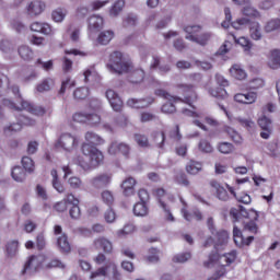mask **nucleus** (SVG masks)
Returning a JSON list of instances; mask_svg holds the SVG:
<instances>
[{"label": "nucleus", "mask_w": 280, "mask_h": 280, "mask_svg": "<svg viewBox=\"0 0 280 280\" xmlns=\"http://www.w3.org/2000/svg\"><path fill=\"white\" fill-rule=\"evenodd\" d=\"M230 215L233 222H240V215L243 218V231L252 233V235H257L259 233V225H257V220H259V212L252 209L246 210L244 206H238L237 208H232L230 210Z\"/></svg>", "instance_id": "obj_1"}, {"label": "nucleus", "mask_w": 280, "mask_h": 280, "mask_svg": "<svg viewBox=\"0 0 280 280\" xmlns=\"http://www.w3.org/2000/svg\"><path fill=\"white\" fill-rule=\"evenodd\" d=\"M82 152L84 156H90V164H81L83 170H95V167H100L104 162V154L102 151H98L97 148L89 143H83Z\"/></svg>", "instance_id": "obj_2"}, {"label": "nucleus", "mask_w": 280, "mask_h": 280, "mask_svg": "<svg viewBox=\"0 0 280 280\" xmlns=\"http://www.w3.org/2000/svg\"><path fill=\"white\" fill-rule=\"evenodd\" d=\"M107 69H109L112 73H118V75H121V73H128L130 65L124 61L121 52L114 51L110 54Z\"/></svg>", "instance_id": "obj_3"}, {"label": "nucleus", "mask_w": 280, "mask_h": 280, "mask_svg": "<svg viewBox=\"0 0 280 280\" xmlns=\"http://www.w3.org/2000/svg\"><path fill=\"white\" fill-rule=\"evenodd\" d=\"M97 277H107L108 280H121V273L119 272V269H117L115 262L98 268L91 273L90 279H97Z\"/></svg>", "instance_id": "obj_4"}, {"label": "nucleus", "mask_w": 280, "mask_h": 280, "mask_svg": "<svg viewBox=\"0 0 280 280\" xmlns=\"http://www.w3.org/2000/svg\"><path fill=\"white\" fill-rule=\"evenodd\" d=\"M155 95H158V97H163L164 100H167L168 102L165 103L164 105H162V113H164L165 115H174V113H176V105H174V103L172 102H183V98L178 97V96H172V94H170L167 91L165 90H155Z\"/></svg>", "instance_id": "obj_5"}, {"label": "nucleus", "mask_w": 280, "mask_h": 280, "mask_svg": "<svg viewBox=\"0 0 280 280\" xmlns=\"http://www.w3.org/2000/svg\"><path fill=\"white\" fill-rule=\"evenodd\" d=\"M56 148H61L66 152H73L78 148V138L71 133H62L56 142Z\"/></svg>", "instance_id": "obj_6"}, {"label": "nucleus", "mask_w": 280, "mask_h": 280, "mask_svg": "<svg viewBox=\"0 0 280 280\" xmlns=\"http://www.w3.org/2000/svg\"><path fill=\"white\" fill-rule=\"evenodd\" d=\"M113 180V175L108 173H102L96 176H94L90 183L94 189H105V187H108L110 185V182Z\"/></svg>", "instance_id": "obj_7"}, {"label": "nucleus", "mask_w": 280, "mask_h": 280, "mask_svg": "<svg viewBox=\"0 0 280 280\" xmlns=\"http://www.w3.org/2000/svg\"><path fill=\"white\" fill-rule=\"evenodd\" d=\"M37 268H42L43 270H51V268H65V264L58 259H52L47 262V256L40 254L37 256Z\"/></svg>", "instance_id": "obj_8"}, {"label": "nucleus", "mask_w": 280, "mask_h": 280, "mask_svg": "<svg viewBox=\"0 0 280 280\" xmlns=\"http://www.w3.org/2000/svg\"><path fill=\"white\" fill-rule=\"evenodd\" d=\"M177 89L179 90V93L185 95V100H182V102L191 106V102H195L198 97L196 92H194V85L182 83L177 85Z\"/></svg>", "instance_id": "obj_9"}, {"label": "nucleus", "mask_w": 280, "mask_h": 280, "mask_svg": "<svg viewBox=\"0 0 280 280\" xmlns=\"http://www.w3.org/2000/svg\"><path fill=\"white\" fill-rule=\"evenodd\" d=\"M105 96L107 97L113 110L121 113V109L124 108V101H121L119 94L114 90H107Z\"/></svg>", "instance_id": "obj_10"}, {"label": "nucleus", "mask_w": 280, "mask_h": 280, "mask_svg": "<svg viewBox=\"0 0 280 280\" xmlns=\"http://www.w3.org/2000/svg\"><path fill=\"white\" fill-rule=\"evenodd\" d=\"M258 126L262 130L260 132L261 139H270V135H272V120L267 116H261L258 118Z\"/></svg>", "instance_id": "obj_11"}, {"label": "nucleus", "mask_w": 280, "mask_h": 280, "mask_svg": "<svg viewBox=\"0 0 280 280\" xmlns=\"http://www.w3.org/2000/svg\"><path fill=\"white\" fill-rule=\"evenodd\" d=\"M108 153L113 155L120 153L128 159V156H130V145L124 142L114 141L108 148Z\"/></svg>", "instance_id": "obj_12"}, {"label": "nucleus", "mask_w": 280, "mask_h": 280, "mask_svg": "<svg viewBox=\"0 0 280 280\" xmlns=\"http://www.w3.org/2000/svg\"><path fill=\"white\" fill-rule=\"evenodd\" d=\"M210 187H212L213 191L215 192L218 200H221L222 202L230 200L231 197L229 196V191H226V188L221 186L218 180H210Z\"/></svg>", "instance_id": "obj_13"}, {"label": "nucleus", "mask_w": 280, "mask_h": 280, "mask_svg": "<svg viewBox=\"0 0 280 280\" xmlns=\"http://www.w3.org/2000/svg\"><path fill=\"white\" fill-rule=\"evenodd\" d=\"M152 102H154L152 98H129L127 106L130 108H148V106L152 105Z\"/></svg>", "instance_id": "obj_14"}, {"label": "nucleus", "mask_w": 280, "mask_h": 280, "mask_svg": "<svg viewBox=\"0 0 280 280\" xmlns=\"http://www.w3.org/2000/svg\"><path fill=\"white\" fill-rule=\"evenodd\" d=\"M269 69H280V49H271L268 55V62Z\"/></svg>", "instance_id": "obj_15"}, {"label": "nucleus", "mask_w": 280, "mask_h": 280, "mask_svg": "<svg viewBox=\"0 0 280 280\" xmlns=\"http://www.w3.org/2000/svg\"><path fill=\"white\" fill-rule=\"evenodd\" d=\"M135 185H137V180L135 177H128L121 184V189L124 196L129 198L130 196H135Z\"/></svg>", "instance_id": "obj_16"}, {"label": "nucleus", "mask_w": 280, "mask_h": 280, "mask_svg": "<svg viewBox=\"0 0 280 280\" xmlns=\"http://www.w3.org/2000/svg\"><path fill=\"white\" fill-rule=\"evenodd\" d=\"M212 235L217 237V241L214 243V248L217 250H220V246H226V244L229 243V232H226L225 230L217 231Z\"/></svg>", "instance_id": "obj_17"}, {"label": "nucleus", "mask_w": 280, "mask_h": 280, "mask_svg": "<svg viewBox=\"0 0 280 280\" xmlns=\"http://www.w3.org/2000/svg\"><path fill=\"white\" fill-rule=\"evenodd\" d=\"M93 244L96 250H101L102 248L104 253H113V243H110V241L107 238H96Z\"/></svg>", "instance_id": "obj_18"}, {"label": "nucleus", "mask_w": 280, "mask_h": 280, "mask_svg": "<svg viewBox=\"0 0 280 280\" xmlns=\"http://www.w3.org/2000/svg\"><path fill=\"white\" fill-rule=\"evenodd\" d=\"M27 171L21 166H14L11 171V176L15 183H25V178H27Z\"/></svg>", "instance_id": "obj_19"}, {"label": "nucleus", "mask_w": 280, "mask_h": 280, "mask_svg": "<svg viewBox=\"0 0 280 280\" xmlns=\"http://www.w3.org/2000/svg\"><path fill=\"white\" fill-rule=\"evenodd\" d=\"M104 27V19L100 15H93L89 19L90 32H100Z\"/></svg>", "instance_id": "obj_20"}, {"label": "nucleus", "mask_w": 280, "mask_h": 280, "mask_svg": "<svg viewBox=\"0 0 280 280\" xmlns=\"http://www.w3.org/2000/svg\"><path fill=\"white\" fill-rule=\"evenodd\" d=\"M211 39V33H203L199 36L196 35H187L186 40H191V43H197V45H207Z\"/></svg>", "instance_id": "obj_21"}, {"label": "nucleus", "mask_w": 280, "mask_h": 280, "mask_svg": "<svg viewBox=\"0 0 280 280\" xmlns=\"http://www.w3.org/2000/svg\"><path fill=\"white\" fill-rule=\"evenodd\" d=\"M85 141H88V144L92 145L93 148H95V145H102L104 143V139L93 131H88L85 133Z\"/></svg>", "instance_id": "obj_22"}, {"label": "nucleus", "mask_w": 280, "mask_h": 280, "mask_svg": "<svg viewBox=\"0 0 280 280\" xmlns=\"http://www.w3.org/2000/svg\"><path fill=\"white\" fill-rule=\"evenodd\" d=\"M144 78H145V72L143 71V69H136L130 72L128 80L129 82H131V84H141Z\"/></svg>", "instance_id": "obj_23"}, {"label": "nucleus", "mask_w": 280, "mask_h": 280, "mask_svg": "<svg viewBox=\"0 0 280 280\" xmlns=\"http://www.w3.org/2000/svg\"><path fill=\"white\" fill-rule=\"evenodd\" d=\"M149 213L148 203L143 201H139L133 206V214L138 218H145Z\"/></svg>", "instance_id": "obj_24"}, {"label": "nucleus", "mask_w": 280, "mask_h": 280, "mask_svg": "<svg viewBox=\"0 0 280 280\" xmlns=\"http://www.w3.org/2000/svg\"><path fill=\"white\" fill-rule=\"evenodd\" d=\"M36 196L37 199L43 202L44 207H47V202H49V192H47V188H45V186H36Z\"/></svg>", "instance_id": "obj_25"}, {"label": "nucleus", "mask_w": 280, "mask_h": 280, "mask_svg": "<svg viewBox=\"0 0 280 280\" xmlns=\"http://www.w3.org/2000/svg\"><path fill=\"white\" fill-rule=\"evenodd\" d=\"M57 246H59L61 253H71V245L69 244L67 234H62L57 238Z\"/></svg>", "instance_id": "obj_26"}, {"label": "nucleus", "mask_w": 280, "mask_h": 280, "mask_svg": "<svg viewBox=\"0 0 280 280\" xmlns=\"http://www.w3.org/2000/svg\"><path fill=\"white\" fill-rule=\"evenodd\" d=\"M186 172L188 174H191L192 176H196V174H199L200 172H202V163L191 160L186 165Z\"/></svg>", "instance_id": "obj_27"}, {"label": "nucleus", "mask_w": 280, "mask_h": 280, "mask_svg": "<svg viewBox=\"0 0 280 280\" xmlns=\"http://www.w3.org/2000/svg\"><path fill=\"white\" fill-rule=\"evenodd\" d=\"M23 165V170L27 172V174H34V170H36V163L30 156H23L21 161Z\"/></svg>", "instance_id": "obj_28"}, {"label": "nucleus", "mask_w": 280, "mask_h": 280, "mask_svg": "<svg viewBox=\"0 0 280 280\" xmlns=\"http://www.w3.org/2000/svg\"><path fill=\"white\" fill-rule=\"evenodd\" d=\"M233 240L235 246L238 248H244V234H242V230H240L237 225H234L233 228Z\"/></svg>", "instance_id": "obj_29"}, {"label": "nucleus", "mask_w": 280, "mask_h": 280, "mask_svg": "<svg viewBox=\"0 0 280 280\" xmlns=\"http://www.w3.org/2000/svg\"><path fill=\"white\" fill-rule=\"evenodd\" d=\"M249 34L253 40H261V26H259V23L257 22L250 23Z\"/></svg>", "instance_id": "obj_30"}, {"label": "nucleus", "mask_w": 280, "mask_h": 280, "mask_svg": "<svg viewBox=\"0 0 280 280\" xmlns=\"http://www.w3.org/2000/svg\"><path fill=\"white\" fill-rule=\"evenodd\" d=\"M114 36L115 33L113 31H104L98 35L97 43L98 45H108Z\"/></svg>", "instance_id": "obj_31"}, {"label": "nucleus", "mask_w": 280, "mask_h": 280, "mask_svg": "<svg viewBox=\"0 0 280 280\" xmlns=\"http://www.w3.org/2000/svg\"><path fill=\"white\" fill-rule=\"evenodd\" d=\"M225 132L231 137L232 141H234L236 145H242V143H244V139L235 129L226 127Z\"/></svg>", "instance_id": "obj_32"}, {"label": "nucleus", "mask_w": 280, "mask_h": 280, "mask_svg": "<svg viewBox=\"0 0 280 280\" xmlns=\"http://www.w3.org/2000/svg\"><path fill=\"white\" fill-rule=\"evenodd\" d=\"M218 261H220V254L218 253V250L212 252L208 256V260L203 261V267L205 268H213V266H215V264H218Z\"/></svg>", "instance_id": "obj_33"}, {"label": "nucleus", "mask_w": 280, "mask_h": 280, "mask_svg": "<svg viewBox=\"0 0 280 280\" xmlns=\"http://www.w3.org/2000/svg\"><path fill=\"white\" fill-rule=\"evenodd\" d=\"M230 73L236 80H245L246 79V71H244V69H242L237 65L232 66V68L230 69Z\"/></svg>", "instance_id": "obj_34"}, {"label": "nucleus", "mask_w": 280, "mask_h": 280, "mask_svg": "<svg viewBox=\"0 0 280 280\" xmlns=\"http://www.w3.org/2000/svg\"><path fill=\"white\" fill-rule=\"evenodd\" d=\"M198 150L202 154H211L213 152V145H211L209 140L201 139L198 143Z\"/></svg>", "instance_id": "obj_35"}, {"label": "nucleus", "mask_w": 280, "mask_h": 280, "mask_svg": "<svg viewBox=\"0 0 280 280\" xmlns=\"http://www.w3.org/2000/svg\"><path fill=\"white\" fill-rule=\"evenodd\" d=\"M209 93L212 97H217V100H226L229 97V93L224 88L210 89Z\"/></svg>", "instance_id": "obj_36"}, {"label": "nucleus", "mask_w": 280, "mask_h": 280, "mask_svg": "<svg viewBox=\"0 0 280 280\" xmlns=\"http://www.w3.org/2000/svg\"><path fill=\"white\" fill-rule=\"evenodd\" d=\"M218 150L221 154H231L232 152H235V145L231 142H220L218 144Z\"/></svg>", "instance_id": "obj_37"}, {"label": "nucleus", "mask_w": 280, "mask_h": 280, "mask_svg": "<svg viewBox=\"0 0 280 280\" xmlns=\"http://www.w3.org/2000/svg\"><path fill=\"white\" fill-rule=\"evenodd\" d=\"M152 139H153L155 145L163 149V145L165 144V132L155 131L152 133Z\"/></svg>", "instance_id": "obj_38"}, {"label": "nucleus", "mask_w": 280, "mask_h": 280, "mask_svg": "<svg viewBox=\"0 0 280 280\" xmlns=\"http://www.w3.org/2000/svg\"><path fill=\"white\" fill-rule=\"evenodd\" d=\"M101 198L107 207H113L115 203V196L113 195V191L110 190H104L101 195Z\"/></svg>", "instance_id": "obj_39"}, {"label": "nucleus", "mask_w": 280, "mask_h": 280, "mask_svg": "<svg viewBox=\"0 0 280 280\" xmlns=\"http://www.w3.org/2000/svg\"><path fill=\"white\" fill-rule=\"evenodd\" d=\"M18 51L23 60H32L34 58V51L27 46H21Z\"/></svg>", "instance_id": "obj_40"}, {"label": "nucleus", "mask_w": 280, "mask_h": 280, "mask_svg": "<svg viewBox=\"0 0 280 280\" xmlns=\"http://www.w3.org/2000/svg\"><path fill=\"white\" fill-rule=\"evenodd\" d=\"M124 5H126L124 0L116 1L109 11L110 16H119V13L124 10Z\"/></svg>", "instance_id": "obj_41"}, {"label": "nucleus", "mask_w": 280, "mask_h": 280, "mask_svg": "<svg viewBox=\"0 0 280 280\" xmlns=\"http://www.w3.org/2000/svg\"><path fill=\"white\" fill-rule=\"evenodd\" d=\"M137 25V15L133 13H128L122 21L124 27H135Z\"/></svg>", "instance_id": "obj_42"}, {"label": "nucleus", "mask_w": 280, "mask_h": 280, "mask_svg": "<svg viewBox=\"0 0 280 280\" xmlns=\"http://www.w3.org/2000/svg\"><path fill=\"white\" fill-rule=\"evenodd\" d=\"M52 86H54V80L45 79L42 83L37 85V91L39 93H45L46 91H51Z\"/></svg>", "instance_id": "obj_43"}, {"label": "nucleus", "mask_w": 280, "mask_h": 280, "mask_svg": "<svg viewBox=\"0 0 280 280\" xmlns=\"http://www.w3.org/2000/svg\"><path fill=\"white\" fill-rule=\"evenodd\" d=\"M19 253V241H13L7 245V255L8 257H15Z\"/></svg>", "instance_id": "obj_44"}, {"label": "nucleus", "mask_w": 280, "mask_h": 280, "mask_svg": "<svg viewBox=\"0 0 280 280\" xmlns=\"http://www.w3.org/2000/svg\"><path fill=\"white\" fill-rule=\"evenodd\" d=\"M36 32L38 34H44V36H49L51 34V25L47 23H36Z\"/></svg>", "instance_id": "obj_45"}, {"label": "nucleus", "mask_w": 280, "mask_h": 280, "mask_svg": "<svg viewBox=\"0 0 280 280\" xmlns=\"http://www.w3.org/2000/svg\"><path fill=\"white\" fill-rule=\"evenodd\" d=\"M89 93V88H79L73 92V97L74 100H86Z\"/></svg>", "instance_id": "obj_46"}, {"label": "nucleus", "mask_w": 280, "mask_h": 280, "mask_svg": "<svg viewBox=\"0 0 280 280\" xmlns=\"http://www.w3.org/2000/svg\"><path fill=\"white\" fill-rule=\"evenodd\" d=\"M21 128H23L21 126V124L19 122H14V124H11L9 126H5L3 128V132L7 137H10V135H12V132H19L21 130Z\"/></svg>", "instance_id": "obj_47"}, {"label": "nucleus", "mask_w": 280, "mask_h": 280, "mask_svg": "<svg viewBox=\"0 0 280 280\" xmlns=\"http://www.w3.org/2000/svg\"><path fill=\"white\" fill-rule=\"evenodd\" d=\"M135 139L140 148H150V141L145 135L136 133Z\"/></svg>", "instance_id": "obj_48"}, {"label": "nucleus", "mask_w": 280, "mask_h": 280, "mask_svg": "<svg viewBox=\"0 0 280 280\" xmlns=\"http://www.w3.org/2000/svg\"><path fill=\"white\" fill-rule=\"evenodd\" d=\"M277 30H280V20L279 19L270 20L265 26V31L267 33L275 32Z\"/></svg>", "instance_id": "obj_49"}, {"label": "nucleus", "mask_w": 280, "mask_h": 280, "mask_svg": "<svg viewBox=\"0 0 280 280\" xmlns=\"http://www.w3.org/2000/svg\"><path fill=\"white\" fill-rule=\"evenodd\" d=\"M243 14L245 16H252L253 19L259 18V11H257V9L253 8L250 4L244 7Z\"/></svg>", "instance_id": "obj_50"}, {"label": "nucleus", "mask_w": 280, "mask_h": 280, "mask_svg": "<svg viewBox=\"0 0 280 280\" xmlns=\"http://www.w3.org/2000/svg\"><path fill=\"white\" fill-rule=\"evenodd\" d=\"M250 20L248 18H243V19H238L235 22L232 23V27H234V30H242V26L244 25H248L250 27Z\"/></svg>", "instance_id": "obj_51"}, {"label": "nucleus", "mask_w": 280, "mask_h": 280, "mask_svg": "<svg viewBox=\"0 0 280 280\" xmlns=\"http://www.w3.org/2000/svg\"><path fill=\"white\" fill-rule=\"evenodd\" d=\"M189 259H191L190 253L178 254L173 257L175 264H185V261H189Z\"/></svg>", "instance_id": "obj_52"}, {"label": "nucleus", "mask_w": 280, "mask_h": 280, "mask_svg": "<svg viewBox=\"0 0 280 280\" xmlns=\"http://www.w3.org/2000/svg\"><path fill=\"white\" fill-rule=\"evenodd\" d=\"M104 219L107 222V224H113V222L117 220V214L112 208H108L104 213Z\"/></svg>", "instance_id": "obj_53"}, {"label": "nucleus", "mask_w": 280, "mask_h": 280, "mask_svg": "<svg viewBox=\"0 0 280 280\" xmlns=\"http://www.w3.org/2000/svg\"><path fill=\"white\" fill-rule=\"evenodd\" d=\"M265 85H266V82L261 78L253 79L249 82V89H253V90L264 89Z\"/></svg>", "instance_id": "obj_54"}, {"label": "nucleus", "mask_w": 280, "mask_h": 280, "mask_svg": "<svg viewBox=\"0 0 280 280\" xmlns=\"http://www.w3.org/2000/svg\"><path fill=\"white\" fill-rule=\"evenodd\" d=\"M150 255L147 257L149 264H156L159 261V249L152 247L149 249Z\"/></svg>", "instance_id": "obj_55"}, {"label": "nucleus", "mask_w": 280, "mask_h": 280, "mask_svg": "<svg viewBox=\"0 0 280 280\" xmlns=\"http://www.w3.org/2000/svg\"><path fill=\"white\" fill-rule=\"evenodd\" d=\"M51 16L52 21H55L56 23H62V21H65V13L61 9L52 11Z\"/></svg>", "instance_id": "obj_56"}, {"label": "nucleus", "mask_w": 280, "mask_h": 280, "mask_svg": "<svg viewBox=\"0 0 280 280\" xmlns=\"http://www.w3.org/2000/svg\"><path fill=\"white\" fill-rule=\"evenodd\" d=\"M37 66L44 69V71H51V69H54V61H43L42 59H37Z\"/></svg>", "instance_id": "obj_57"}, {"label": "nucleus", "mask_w": 280, "mask_h": 280, "mask_svg": "<svg viewBox=\"0 0 280 280\" xmlns=\"http://www.w3.org/2000/svg\"><path fill=\"white\" fill-rule=\"evenodd\" d=\"M68 183L72 189H80L82 187V179L80 177H70Z\"/></svg>", "instance_id": "obj_58"}, {"label": "nucleus", "mask_w": 280, "mask_h": 280, "mask_svg": "<svg viewBox=\"0 0 280 280\" xmlns=\"http://www.w3.org/2000/svg\"><path fill=\"white\" fill-rule=\"evenodd\" d=\"M73 120L78 121L79 124H88L89 114L77 113V114L73 115Z\"/></svg>", "instance_id": "obj_59"}, {"label": "nucleus", "mask_w": 280, "mask_h": 280, "mask_svg": "<svg viewBox=\"0 0 280 280\" xmlns=\"http://www.w3.org/2000/svg\"><path fill=\"white\" fill-rule=\"evenodd\" d=\"M70 218H72V220H80V215H81V210H80V206H72L70 208Z\"/></svg>", "instance_id": "obj_60"}, {"label": "nucleus", "mask_w": 280, "mask_h": 280, "mask_svg": "<svg viewBox=\"0 0 280 280\" xmlns=\"http://www.w3.org/2000/svg\"><path fill=\"white\" fill-rule=\"evenodd\" d=\"M102 121V118L97 114H88V124L90 126H97Z\"/></svg>", "instance_id": "obj_61"}, {"label": "nucleus", "mask_w": 280, "mask_h": 280, "mask_svg": "<svg viewBox=\"0 0 280 280\" xmlns=\"http://www.w3.org/2000/svg\"><path fill=\"white\" fill-rule=\"evenodd\" d=\"M244 95H245V104H255V102H257L256 92H247Z\"/></svg>", "instance_id": "obj_62"}, {"label": "nucleus", "mask_w": 280, "mask_h": 280, "mask_svg": "<svg viewBox=\"0 0 280 280\" xmlns=\"http://www.w3.org/2000/svg\"><path fill=\"white\" fill-rule=\"evenodd\" d=\"M37 250H45V246H47V241H45V235L38 234L37 235Z\"/></svg>", "instance_id": "obj_63"}, {"label": "nucleus", "mask_w": 280, "mask_h": 280, "mask_svg": "<svg viewBox=\"0 0 280 280\" xmlns=\"http://www.w3.org/2000/svg\"><path fill=\"white\" fill-rule=\"evenodd\" d=\"M200 25H188L184 28V31L186 32V34H188V36H194V34H198V32H200Z\"/></svg>", "instance_id": "obj_64"}]
</instances>
